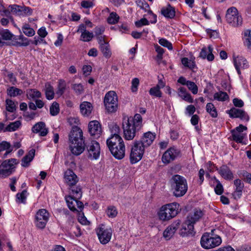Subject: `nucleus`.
Here are the masks:
<instances>
[{"label": "nucleus", "instance_id": "43", "mask_svg": "<svg viewBox=\"0 0 251 251\" xmlns=\"http://www.w3.org/2000/svg\"><path fill=\"white\" fill-rule=\"evenodd\" d=\"M100 49L103 56L106 58H109L111 56V52L108 43L101 45L100 46Z\"/></svg>", "mask_w": 251, "mask_h": 251}, {"label": "nucleus", "instance_id": "12", "mask_svg": "<svg viewBox=\"0 0 251 251\" xmlns=\"http://www.w3.org/2000/svg\"><path fill=\"white\" fill-rule=\"evenodd\" d=\"M49 213L45 209H40L36 215V225L40 228H44L48 221Z\"/></svg>", "mask_w": 251, "mask_h": 251}, {"label": "nucleus", "instance_id": "26", "mask_svg": "<svg viewBox=\"0 0 251 251\" xmlns=\"http://www.w3.org/2000/svg\"><path fill=\"white\" fill-rule=\"evenodd\" d=\"M85 144L82 143L80 144L78 143L70 144V150L71 152L75 155H79L83 152L85 149Z\"/></svg>", "mask_w": 251, "mask_h": 251}, {"label": "nucleus", "instance_id": "11", "mask_svg": "<svg viewBox=\"0 0 251 251\" xmlns=\"http://www.w3.org/2000/svg\"><path fill=\"white\" fill-rule=\"evenodd\" d=\"M97 233L100 243L105 245L110 241L112 231L111 228H105L103 225H101L97 228Z\"/></svg>", "mask_w": 251, "mask_h": 251}, {"label": "nucleus", "instance_id": "45", "mask_svg": "<svg viewBox=\"0 0 251 251\" xmlns=\"http://www.w3.org/2000/svg\"><path fill=\"white\" fill-rule=\"evenodd\" d=\"M0 35L4 40H10L13 36V34L8 29H0Z\"/></svg>", "mask_w": 251, "mask_h": 251}, {"label": "nucleus", "instance_id": "49", "mask_svg": "<svg viewBox=\"0 0 251 251\" xmlns=\"http://www.w3.org/2000/svg\"><path fill=\"white\" fill-rule=\"evenodd\" d=\"M50 111L52 116L57 115L59 112V104L56 102H53L50 107Z\"/></svg>", "mask_w": 251, "mask_h": 251}, {"label": "nucleus", "instance_id": "5", "mask_svg": "<svg viewBox=\"0 0 251 251\" xmlns=\"http://www.w3.org/2000/svg\"><path fill=\"white\" fill-rule=\"evenodd\" d=\"M222 243V239L219 236L209 233L203 234L201 240V246L204 249H209L219 246Z\"/></svg>", "mask_w": 251, "mask_h": 251}, {"label": "nucleus", "instance_id": "18", "mask_svg": "<svg viewBox=\"0 0 251 251\" xmlns=\"http://www.w3.org/2000/svg\"><path fill=\"white\" fill-rule=\"evenodd\" d=\"M194 229V224L186 220L182 225L179 234L182 237L193 236L195 234Z\"/></svg>", "mask_w": 251, "mask_h": 251}, {"label": "nucleus", "instance_id": "21", "mask_svg": "<svg viewBox=\"0 0 251 251\" xmlns=\"http://www.w3.org/2000/svg\"><path fill=\"white\" fill-rule=\"evenodd\" d=\"M65 182L69 186L75 185L78 181L76 175L71 170H67L64 173Z\"/></svg>", "mask_w": 251, "mask_h": 251}, {"label": "nucleus", "instance_id": "33", "mask_svg": "<svg viewBox=\"0 0 251 251\" xmlns=\"http://www.w3.org/2000/svg\"><path fill=\"white\" fill-rule=\"evenodd\" d=\"M22 125L21 122L17 120L13 122H11L5 126L4 132H13L20 128Z\"/></svg>", "mask_w": 251, "mask_h": 251}, {"label": "nucleus", "instance_id": "57", "mask_svg": "<svg viewBox=\"0 0 251 251\" xmlns=\"http://www.w3.org/2000/svg\"><path fill=\"white\" fill-rule=\"evenodd\" d=\"M150 94L152 96L156 97H161L162 96V93L160 89L156 87H154L151 88L149 91Z\"/></svg>", "mask_w": 251, "mask_h": 251}, {"label": "nucleus", "instance_id": "6", "mask_svg": "<svg viewBox=\"0 0 251 251\" xmlns=\"http://www.w3.org/2000/svg\"><path fill=\"white\" fill-rule=\"evenodd\" d=\"M145 149L139 141H135L133 142L130 154V160L132 164L136 163L142 159Z\"/></svg>", "mask_w": 251, "mask_h": 251}, {"label": "nucleus", "instance_id": "29", "mask_svg": "<svg viewBox=\"0 0 251 251\" xmlns=\"http://www.w3.org/2000/svg\"><path fill=\"white\" fill-rule=\"evenodd\" d=\"M69 196L76 199H80L82 194L81 187L79 186H75V185L69 186Z\"/></svg>", "mask_w": 251, "mask_h": 251}, {"label": "nucleus", "instance_id": "27", "mask_svg": "<svg viewBox=\"0 0 251 251\" xmlns=\"http://www.w3.org/2000/svg\"><path fill=\"white\" fill-rule=\"evenodd\" d=\"M161 14L166 18L172 19L176 15L175 8L168 4L166 7H163L161 10Z\"/></svg>", "mask_w": 251, "mask_h": 251}, {"label": "nucleus", "instance_id": "25", "mask_svg": "<svg viewBox=\"0 0 251 251\" xmlns=\"http://www.w3.org/2000/svg\"><path fill=\"white\" fill-rule=\"evenodd\" d=\"M234 184L236 187V189L234 192L233 193V197L235 199H239L242 196L244 185L242 181L239 179H236L234 180Z\"/></svg>", "mask_w": 251, "mask_h": 251}, {"label": "nucleus", "instance_id": "52", "mask_svg": "<svg viewBox=\"0 0 251 251\" xmlns=\"http://www.w3.org/2000/svg\"><path fill=\"white\" fill-rule=\"evenodd\" d=\"M72 88L76 95L81 94L84 92V87L81 83L73 84Z\"/></svg>", "mask_w": 251, "mask_h": 251}, {"label": "nucleus", "instance_id": "4", "mask_svg": "<svg viewBox=\"0 0 251 251\" xmlns=\"http://www.w3.org/2000/svg\"><path fill=\"white\" fill-rule=\"evenodd\" d=\"M171 185L174 194L176 197H182L185 194L188 187L186 180L178 175H175L172 178Z\"/></svg>", "mask_w": 251, "mask_h": 251}, {"label": "nucleus", "instance_id": "7", "mask_svg": "<svg viewBox=\"0 0 251 251\" xmlns=\"http://www.w3.org/2000/svg\"><path fill=\"white\" fill-rule=\"evenodd\" d=\"M105 108L109 112L116 111L118 108V97L114 91L107 92L104 99Z\"/></svg>", "mask_w": 251, "mask_h": 251}, {"label": "nucleus", "instance_id": "32", "mask_svg": "<svg viewBox=\"0 0 251 251\" xmlns=\"http://www.w3.org/2000/svg\"><path fill=\"white\" fill-rule=\"evenodd\" d=\"M35 151L32 149L29 151L28 153L23 158L22 160V166L24 167H28L29 163L32 160L35 155Z\"/></svg>", "mask_w": 251, "mask_h": 251}, {"label": "nucleus", "instance_id": "30", "mask_svg": "<svg viewBox=\"0 0 251 251\" xmlns=\"http://www.w3.org/2000/svg\"><path fill=\"white\" fill-rule=\"evenodd\" d=\"M92 105L90 102L84 101L80 105L81 114L84 116H88L92 110Z\"/></svg>", "mask_w": 251, "mask_h": 251}, {"label": "nucleus", "instance_id": "48", "mask_svg": "<svg viewBox=\"0 0 251 251\" xmlns=\"http://www.w3.org/2000/svg\"><path fill=\"white\" fill-rule=\"evenodd\" d=\"M94 37V34L92 32L87 31L81 34L80 39L83 42H89Z\"/></svg>", "mask_w": 251, "mask_h": 251}, {"label": "nucleus", "instance_id": "17", "mask_svg": "<svg viewBox=\"0 0 251 251\" xmlns=\"http://www.w3.org/2000/svg\"><path fill=\"white\" fill-rule=\"evenodd\" d=\"M89 132L94 138H98L102 132L101 125L98 121H91L88 125Z\"/></svg>", "mask_w": 251, "mask_h": 251}, {"label": "nucleus", "instance_id": "39", "mask_svg": "<svg viewBox=\"0 0 251 251\" xmlns=\"http://www.w3.org/2000/svg\"><path fill=\"white\" fill-rule=\"evenodd\" d=\"M22 30L24 33L28 37H32L35 34L34 30L28 24H24L22 26Z\"/></svg>", "mask_w": 251, "mask_h": 251}, {"label": "nucleus", "instance_id": "41", "mask_svg": "<svg viewBox=\"0 0 251 251\" xmlns=\"http://www.w3.org/2000/svg\"><path fill=\"white\" fill-rule=\"evenodd\" d=\"M23 94V91L21 89L15 87H11L7 89V94L11 97H15Z\"/></svg>", "mask_w": 251, "mask_h": 251}, {"label": "nucleus", "instance_id": "34", "mask_svg": "<svg viewBox=\"0 0 251 251\" xmlns=\"http://www.w3.org/2000/svg\"><path fill=\"white\" fill-rule=\"evenodd\" d=\"M26 96L29 100H35L37 99L41 98L42 94L36 89H30L26 91Z\"/></svg>", "mask_w": 251, "mask_h": 251}, {"label": "nucleus", "instance_id": "40", "mask_svg": "<svg viewBox=\"0 0 251 251\" xmlns=\"http://www.w3.org/2000/svg\"><path fill=\"white\" fill-rule=\"evenodd\" d=\"M27 192L24 190L21 193H18L16 194V201L18 203H25L27 196Z\"/></svg>", "mask_w": 251, "mask_h": 251}, {"label": "nucleus", "instance_id": "38", "mask_svg": "<svg viewBox=\"0 0 251 251\" xmlns=\"http://www.w3.org/2000/svg\"><path fill=\"white\" fill-rule=\"evenodd\" d=\"M66 89V83L65 80L63 79H60L58 81L57 85V90L56 91V94L58 96H61Z\"/></svg>", "mask_w": 251, "mask_h": 251}, {"label": "nucleus", "instance_id": "35", "mask_svg": "<svg viewBox=\"0 0 251 251\" xmlns=\"http://www.w3.org/2000/svg\"><path fill=\"white\" fill-rule=\"evenodd\" d=\"M45 95L47 99L49 100H52L54 98V92L53 88L49 83L45 84Z\"/></svg>", "mask_w": 251, "mask_h": 251}, {"label": "nucleus", "instance_id": "54", "mask_svg": "<svg viewBox=\"0 0 251 251\" xmlns=\"http://www.w3.org/2000/svg\"><path fill=\"white\" fill-rule=\"evenodd\" d=\"M9 7L10 9L11 12H12L13 14L18 16H21V6L16 5H10Z\"/></svg>", "mask_w": 251, "mask_h": 251}, {"label": "nucleus", "instance_id": "37", "mask_svg": "<svg viewBox=\"0 0 251 251\" xmlns=\"http://www.w3.org/2000/svg\"><path fill=\"white\" fill-rule=\"evenodd\" d=\"M243 41L244 45L247 46L249 49L251 48V30L247 29L244 32Z\"/></svg>", "mask_w": 251, "mask_h": 251}, {"label": "nucleus", "instance_id": "28", "mask_svg": "<svg viewBox=\"0 0 251 251\" xmlns=\"http://www.w3.org/2000/svg\"><path fill=\"white\" fill-rule=\"evenodd\" d=\"M219 173L226 179L231 180L233 178L232 173L226 165L221 166L219 169Z\"/></svg>", "mask_w": 251, "mask_h": 251}, {"label": "nucleus", "instance_id": "14", "mask_svg": "<svg viewBox=\"0 0 251 251\" xmlns=\"http://www.w3.org/2000/svg\"><path fill=\"white\" fill-rule=\"evenodd\" d=\"M69 141L70 144L84 143L82 130L77 127H74L69 135Z\"/></svg>", "mask_w": 251, "mask_h": 251}, {"label": "nucleus", "instance_id": "62", "mask_svg": "<svg viewBox=\"0 0 251 251\" xmlns=\"http://www.w3.org/2000/svg\"><path fill=\"white\" fill-rule=\"evenodd\" d=\"M139 80L137 78H134L132 80L131 90L133 92H136L139 85Z\"/></svg>", "mask_w": 251, "mask_h": 251}, {"label": "nucleus", "instance_id": "13", "mask_svg": "<svg viewBox=\"0 0 251 251\" xmlns=\"http://www.w3.org/2000/svg\"><path fill=\"white\" fill-rule=\"evenodd\" d=\"M180 151L174 147L168 149L163 154L162 161L164 164H169L179 156Z\"/></svg>", "mask_w": 251, "mask_h": 251}, {"label": "nucleus", "instance_id": "31", "mask_svg": "<svg viewBox=\"0 0 251 251\" xmlns=\"http://www.w3.org/2000/svg\"><path fill=\"white\" fill-rule=\"evenodd\" d=\"M178 95L183 100L192 103L193 102V99L191 95L188 93L186 89L184 87H180L178 89Z\"/></svg>", "mask_w": 251, "mask_h": 251}, {"label": "nucleus", "instance_id": "56", "mask_svg": "<svg viewBox=\"0 0 251 251\" xmlns=\"http://www.w3.org/2000/svg\"><path fill=\"white\" fill-rule=\"evenodd\" d=\"M106 213L109 217L114 218L117 216L118 212L115 207L111 206L108 207Z\"/></svg>", "mask_w": 251, "mask_h": 251}, {"label": "nucleus", "instance_id": "8", "mask_svg": "<svg viewBox=\"0 0 251 251\" xmlns=\"http://www.w3.org/2000/svg\"><path fill=\"white\" fill-rule=\"evenodd\" d=\"M226 18L227 22L233 26H238L242 23V18L235 7H231L227 10Z\"/></svg>", "mask_w": 251, "mask_h": 251}, {"label": "nucleus", "instance_id": "3", "mask_svg": "<svg viewBox=\"0 0 251 251\" xmlns=\"http://www.w3.org/2000/svg\"><path fill=\"white\" fill-rule=\"evenodd\" d=\"M179 204L176 202L167 204L162 206L158 212V216L160 220L169 221L178 214Z\"/></svg>", "mask_w": 251, "mask_h": 251}, {"label": "nucleus", "instance_id": "55", "mask_svg": "<svg viewBox=\"0 0 251 251\" xmlns=\"http://www.w3.org/2000/svg\"><path fill=\"white\" fill-rule=\"evenodd\" d=\"M188 89L193 94H197L198 92V88L197 85L192 81H189L186 85Z\"/></svg>", "mask_w": 251, "mask_h": 251}, {"label": "nucleus", "instance_id": "10", "mask_svg": "<svg viewBox=\"0 0 251 251\" xmlns=\"http://www.w3.org/2000/svg\"><path fill=\"white\" fill-rule=\"evenodd\" d=\"M88 151V157L91 159H97L100 155V146L96 141H87L85 144Z\"/></svg>", "mask_w": 251, "mask_h": 251}, {"label": "nucleus", "instance_id": "50", "mask_svg": "<svg viewBox=\"0 0 251 251\" xmlns=\"http://www.w3.org/2000/svg\"><path fill=\"white\" fill-rule=\"evenodd\" d=\"M181 62L185 67H188L190 69H193L195 67V62L191 60H189L186 57L182 58Z\"/></svg>", "mask_w": 251, "mask_h": 251}, {"label": "nucleus", "instance_id": "42", "mask_svg": "<svg viewBox=\"0 0 251 251\" xmlns=\"http://www.w3.org/2000/svg\"><path fill=\"white\" fill-rule=\"evenodd\" d=\"M206 111L213 118L217 117L218 114L216 108L212 103H208L206 106Z\"/></svg>", "mask_w": 251, "mask_h": 251}, {"label": "nucleus", "instance_id": "2", "mask_svg": "<svg viewBox=\"0 0 251 251\" xmlns=\"http://www.w3.org/2000/svg\"><path fill=\"white\" fill-rule=\"evenodd\" d=\"M106 144L112 154L117 159H121L125 155V145L121 137H110Z\"/></svg>", "mask_w": 251, "mask_h": 251}, {"label": "nucleus", "instance_id": "16", "mask_svg": "<svg viewBox=\"0 0 251 251\" xmlns=\"http://www.w3.org/2000/svg\"><path fill=\"white\" fill-rule=\"evenodd\" d=\"M71 196H66L65 200L69 208L73 211H78L77 208L81 211L83 207V204L82 202Z\"/></svg>", "mask_w": 251, "mask_h": 251}, {"label": "nucleus", "instance_id": "23", "mask_svg": "<svg viewBox=\"0 0 251 251\" xmlns=\"http://www.w3.org/2000/svg\"><path fill=\"white\" fill-rule=\"evenodd\" d=\"M203 215V213L201 210L196 208L189 214L186 220L194 225L202 217Z\"/></svg>", "mask_w": 251, "mask_h": 251}, {"label": "nucleus", "instance_id": "9", "mask_svg": "<svg viewBox=\"0 0 251 251\" xmlns=\"http://www.w3.org/2000/svg\"><path fill=\"white\" fill-rule=\"evenodd\" d=\"M16 164L17 159L14 158L3 161L0 165V177L4 178L12 174L15 171Z\"/></svg>", "mask_w": 251, "mask_h": 251}, {"label": "nucleus", "instance_id": "1", "mask_svg": "<svg viewBox=\"0 0 251 251\" xmlns=\"http://www.w3.org/2000/svg\"><path fill=\"white\" fill-rule=\"evenodd\" d=\"M142 118L140 114H136L134 117L128 118L123 123L124 137L126 140H132L141 128Z\"/></svg>", "mask_w": 251, "mask_h": 251}, {"label": "nucleus", "instance_id": "24", "mask_svg": "<svg viewBox=\"0 0 251 251\" xmlns=\"http://www.w3.org/2000/svg\"><path fill=\"white\" fill-rule=\"evenodd\" d=\"M34 133H39L40 136H45L48 133V129L44 122H40L36 124L32 128Z\"/></svg>", "mask_w": 251, "mask_h": 251}, {"label": "nucleus", "instance_id": "20", "mask_svg": "<svg viewBox=\"0 0 251 251\" xmlns=\"http://www.w3.org/2000/svg\"><path fill=\"white\" fill-rule=\"evenodd\" d=\"M180 224V220H176L166 228L163 232V236L166 240H169L175 234Z\"/></svg>", "mask_w": 251, "mask_h": 251}, {"label": "nucleus", "instance_id": "44", "mask_svg": "<svg viewBox=\"0 0 251 251\" xmlns=\"http://www.w3.org/2000/svg\"><path fill=\"white\" fill-rule=\"evenodd\" d=\"M229 97L226 92H219L215 93L214 95V100H218L219 101H225L228 99Z\"/></svg>", "mask_w": 251, "mask_h": 251}, {"label": "nucleus", "instance_id": "22", "mask_svg": "<svg viewBox=\"0 0 251 251\" xmlns=\"http://www.w3.org/2000/svg\"><path fill=\"white\" fill-rule=\"evenodd\" d=\"M155 138V135L150 131L145 133L139 142L145 148L149 147L153 142Z\"/></svg>", "mask_w": 251, "mask_h": 251}, {"label": "nucleus", "instance_id": "63", "mask_svg": "<svg viewBox=\"0 0 251 251\" xmlns=\"http://www.w3.org/2000/svg\"><path fill=\"white\" fill-rule=\"evenodd\" d=\"M81 6L84 8H92L94 6V3L91 1L83 0L81 2Z\"/></svg>", "mask_w": 251, "mask_h": 251}, {"label": "nucleus", "instance_id": "60", "mask_svg": "<svg viewBox=\"0 0 251 251\" xmlns=\"http://www.w3.org/2000/svg\"><path fill=\"white\" fill-rule=\"evenodd\" d=\"M135 25L137 27H140L143 25H148L149 24V22L146 18H142L141 20L136 21L135 23Z\"/></svg>", "mask_w": 251, "mask_h": 251}, {"label": "nucleus", "instance_id": "36", "mask_svg": "<svg viewBox=\"0 0 251 251\" xmlns=\"http://www.w3.org/2000/svg\"><path fill=\"white\" fill-rule=\"evenodd\" d=\"M231 134L233 140L237 143H242L245 137L246 134L240 133L236 130H231Z\"/></svg>", "mask_w": 251, "mask_h": 251}, {"label": "nucleus", "instance_id": "46", "mask_svg": "<svg viewBox=\"0 0 251 251\" xmlns=\"http://www.w3.org/2000/svg\"><path fill=\"white\" fill-rule=\"evenodd\" d=\"M109 128L111 133L110 137L118 136L120 132V128L119 126L115 124H112L109 126Z\"/></svg>", "mask_w": 251, "mask_h": 251}, {"label": "nucleus", "instance_id": "59", "mask_svg": "<svg viewBox=\"0 0 251 251\" xmlns=\"http://www.w3.org/2000/svg\"><path fill=\"white\" fill-rule=\"evenodd\" d=\"M21 16H29L32 13V9L29 7L21 6Z\"/></svg>", "mask_w": 251, "mask_h": 251}, {"label": "nucleus", "instance_id": "19", "mask_svg": "<svg viewBox=\"0 0 251 251\" xmlns=\"http://www.w3.org/2000/svg\"><path fill=\"white\" fill-rule=\"evenodd\" d=\"M227 113L229 115L230 117L234 118H240L241 120L245 121H249V116L244 110L236 108H232L227 111Z\"/></svg>", "mask_w": 251, "mask_h": 251}, {"label": "nucleus", "instance_id": "61", "mask_svg": "<svg viewBox=\"0 0 251 251\" xmlns=\"http://www.w3.org/2000/svg\"><path fill=\"white\" fill-rule=\"evenodd\" d=\"M105 30V28L103 26H98L95 28L94 32L96 36L102 35Z\"/></svg>", "mask_w": 251, "mask_h": 251}, {"label": "nucleus", "instance_id": "64", "mask_svg": "<svg viewBox=\"0 0 251 251\" xmlns=\"http://www.w3.org/2000/svg\"><path fill=\"white\" fill-rule=\"evenodd\" d=\"M37 33L40 37L43 38H45L48 35V32L46 28L44 26L41 27L38 29Z\"/></svg>", "mask_w": 251, "mask_h": 251}, {"label": "nucleus", "instance_id": "15", "mask_svg": "<svg viewBox=\"0 0 251 251\" xmlns=\"http://www.w3.org/2000/svg\"><path fill=\"white\" fill-rule=\"evenodd\" d=\"M233 62L236 70L239 75L241 74V69H246L249 67L247 60L243 56L233 55Z\"/></svg>", "mask_w": 251, "mask_h": 251}, {"label": "nucleus", "instance_id": "51", "mask_svg": "<svg viewBox=\"0 0 251 251\" xmlns=\"http://www.w3.org/2000/svg\"><path fill=\"white\" fill-rule=\"evenodd\" d=\"M6 109L10 112H13L16 110V105L13 100L9 99L6 100Z\"/></svg>", "mask_w": 251, "mask_h": 251}, {"label": "nucleus", "instance_id": "47", "mask_svg": "<svg viewBox=\"0 0 251 251\" xmlns=\"http://www.w3.org/2000/svg\"><path fill=\"white\" fill-rule=\"evenodd\" d=\"M119 20V16L115 12H112L110 14L107 18V22L109 24H115L118 23Z\"/></svg>", "mask_w": 251, "mask_h": 251}, {"label": "nucleus", "instance_id": "58", "mask_svg": "<svg viewBox=\"0 0 251 251\" xmlns=\"http://www.w3.org/2000/svg\"><path fill=\"white\" fill-rule=\"evenodd\" d=\"M159 43L162 46L167 48L169 50H173L172 44L171 42L164 38H161L159 40Z\"/></svg>", "mask_w": 251, "mask_h": 251}, {"label": "nucleus", "instance_id": "53", "mask_svg": "<svg viewBox=\"0 0 251 251\" xmlns=\"http://www.w3.org/2000/svg\"><path fill=\"white\" fill-rule=\"evenodd\" d=\"M136 3L138 7L145 11H148L150 9L149 5L144 0H136Z\"/></svg>", "mask_w": 251, "mask_h": 251}]
</instances>
